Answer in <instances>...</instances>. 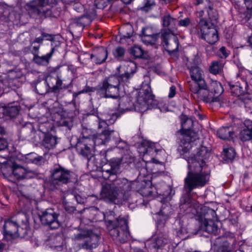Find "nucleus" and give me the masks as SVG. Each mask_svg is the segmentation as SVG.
Here are the masks:
<instances>
[{
    "label": "nucleus",
    "mask_w": 252,
    "mask_h": 252,
    "mask_svg": "<svg viewBox=\"0 0 252 252\" xmlns=\"http://www.w3.org/2000/svg\"><path fill=\"white\" fill-rule=\"evenodd\" d=\"M199 139H192L177 146V152L180 157L188 162V172L184 179V190L189 194L193 189H200L209 184L211 170L205 160L210 156L211 151L206 146L200 145L195 153L190 154V150L197 144Z\"/></svg>",
    "instance_id": "f257e3e1"
},
{
    "label": "nucleus",
    "mask_w": 252,
    "mask_h": 252,
    "mask_svg": "<svg viewBox=\"0 0 252 252\" xmlns=\"http://www.w3.org/2000/svg\"><path fill=\"white\" fill-rule=\"evenodd\" d=\"M115 153L110 149L102 150L94 158L97 170L101 172L102 177L108 180L113 176H117L122 172V167L129 166L132 163L131 157L114 156Z\"/></svg>",
    "instance_id": "f03ea898"
},
{
    "label": "nucleus",
    "mask_w": 252,
    "mask_h": 252,
    "mask_svg": "<svg viewBox=\"0 0 252 252\" xmlns=\"http://www.w3.org/2000/svg\"><path fill=\"white\" fill-rule=\"evenodd\" d=\"M104 220L109 235L117 243L125 244L131 240L127 216L116 217L114 212L109 211L104 214Z\"/></svg>",
    "instance_id": "7ed1b4c3"
},
{
    "label": "nucleus",
    "mask_w": 252,
    "mask_h": 252,
    "mask_svg": "<svg viewBox=\"0 0 252 252\" xmlns=\"http://www.w3.org/2000/svg\"><path fill=\"white\" fill-rule=\"evenodd\" d=\"M2 234L3 238L7 240L17 237L29 240L32 237V230L27 215L23 214L21 219L16 220L9 219L5 220L2 228Z\"/></svg>",
    "instance_id": "20e7f679"
},
{
    "label": "nucleus",
    "mask_w": 252,
    "mask_h": 252,
    "mask_svg": "<svg viewBox=\"0 0 252 252\" xmlns=\"http://www.w3.org/2000/svg\"><path fill=\"white\" fill-rule=\"evenodd\" d=\"M51 76L38 77L32 83V86L35 88V92L39 95L45 96L52 95L57 101L63 96V91L70 88L71 83L68 84L63 83L62 79L57 74L55 77L56 84L52 82Z\"/></svg>",
    "instance_id": "39448f33"
},
{
    "label": "nucleus",
    "mask_w": 252,
    "mask_h": 252,
    "mask_svg": "<svg viewBox=\"0 0 252 252\" xmlns=\"http://www.w3.org/2000/svg\"><path fill=\"white\" fill-rule=\"evenodd\" d=\"M77 176L72 171L59 163H54L49 169V175L45 183L52 190L63 185L76 183Z\"/></svg>",
    "instance_id": "423d86ee"
},
{
    "label": "nucleus",
    "mask_w": 252,
    "mask_h": 252,
    "mask_svg": "<svg viewBox=\"0 0 252 252\" xmlns=\"http://www.w3.org/2000/svg\"><path fill=\"white\" fill-rule=\"evenodd\" d=\"M76 98L63 106L60 104L55 107L52 113V119L57 126H62L66 130H70L73 126L74 118L79 114V109L76 104Z\"/></svg>",
    "instance_id": "0eeeda50"
},
{
    "label": "nucleus",
    "mask_w": 252,
    "mask_h": 252,
    "mask_svg": "<svg viewBox=\"0 0 252 252\" xmlns=\"http://www.w3.org/2000/svg\"><path fill=\"white\" fill-rule=\"evenodd\" d=\"M186 194L180 199V208L186 214L192 213L196 220L199 222L204 221L214 220L217 214L216 211L208 206L198 205L193 200L189 194L185 191Z\"/></svg>",
    "instance_id": "6e6552de"
},
{
    "label": "nucleus",
    "mask_w": 252,
    "mask_h": 252,
    "mask_svg": "<svg viewBox=\"0 0 252 252\" xmlns=\"http://www.w3.org/2000/svg\"><path fill=\"white\" fill-rule=\"evenodd\" d=\"M0 170L4 178L14 183L20 181L34 179L38 176L35 171L25 168L15 160H9L3 162Z\"/></svg>",
    "instance_id": "1a4fd4ad"
},
{
    "label": "nucleus",
    "mask_w": 252,
    "mask_h": 252,
    "mask_svg": "<svg viewBox=\"0 0 252 252\" xmlns=\"http://www.w3.org/2000/svg\"><path fill=\"white\" fill-rule=\"evenodd\" d=\"M37 214L41 223L52 230L57 229L63 224L66 225L69 220L66 213H61L53 207L39 209Z\"/></svg>",
    "instance_id": "9d476101"
},
{
    "label": "nucleus",
    "mask_w": 252,
    "mask_h": 252,
    "mask_svg": "<svg viewBox=\"0 0 252 252\" xmlns=\"http://www.w3.org/2000/svg\"><path fill=\"white\" fill-rule=\"evenodd\" d=\"M95 134L91 129L83 127L81 136L76 138V144L73 145L71 140L70 145L76 149L78 154L90 160L94 155V138Z\"/></svg>",
    "instance_id": "9b49d317"
},
{
    "label": "nucleus",
    "mask_w": 252,
    "mask_h": 252,
    "mask_svg": "<svg viewBox=\"0 0 252 252\" xmlns=\"http://www.w3.org/2000/svg\"><path fill=\"white\" fill-rule=\"evenodd\" d=\"M125 112L124 109L117 110L115 112L110 113L108 118L105 120H102L99 122V127L102 126V124H105L107 126L105 127L100 133L95 134L94 138V147L100 145H104L108 143L110 141L113 140L114 133L116 131L111 129L108 127L109 125H112L115 123L116 121Z\"/></svg>",
    "instance_id": "f8f14e48"
},
{
    "label": "nucleus",
    "mask_w": 252,
    "mask_h": 252,
    "mask_svg": "<svg viewBox=\"0 0 252 252\" xmlns=\"http://www.w3.org/2000/svg\"><path fill=\"white\" fill-rule=\"evenodd\" d=\"M181 121V128L175 133L176 142L179 145L192 139H199L198 134L192 129L193 120L186 115L179 116Z\"/></svg>",
    "instance_id": "ddd939ff"
},
{
    "label": "nucleus",
    "mask_w": 252,
    "mask_h": 252,
    "mask_svg": "<svg viewBox=\"0 0 252 252\" xmlns=\"http://www.w3.org/2000/svg\"><path fill=\"white\" fill-rule=\"evenodd\" d=\"M136 100V106L139 107H145L146 109L159 107V103L152 93L149 82H142L137 93Z\"/></svg>",
    "instance_id": "4468645a"
},
{
    "label": "nucleus",
    "mask_w": 252,
    "mask_h": 252,
    "mask_svg": "<svg viewBox=\"0 0 252 252\" xmlns=\"http://www.w3.org/2000/svg\"><path fill=\"white\" fill-rule=\"evenodd\" d=\"M96 16V11L93 8L91 13H87L80 16L74 17L69 19L68 27L70 32L73 35L80 34L85 27L90 24L93 18Z\"/></svg>",
    "instance_id": "2eb2a0df"
},
{
    "label": "nucleus",
    "mask_w": 252,
    "mask_h": 252,
    "mask_svg": "<svg viewBox=\"0 0 252 252\" xmlns=\"http://www.w3.org/2000/svg\"><path fill=\"white\" fill-rule=\"evenodd\" d=\"M201 35L199 37L211 45L215 44L219 39L217 26L213 23L210 24L208 20L202 18L199 23Z\"/></svg>",
    "instance_id": "dca6fc26"
},
{
    "label": "nucleus",
    "mask_w": 252,
    "mask_h": 252,
    "mask_svg": "<svg viewBox=\"0 0 252 252\" xmlns=\"http://www.w3.org/2000/svg\"><path fill=\"white\" fill-rule=\"evenodd\" d=\"M227 84L233 96L240 97V98L245 103H247L249 101L252 99L249 89V85L247 81L243 80L241 82H237L235 84H233L232 82H228Z\"/></svg>",
    "instance_id": "f3484780"
},
{
    "label": "nucleus",
    "mask_w": 252,
    "mask_h": 252,
    "mask_svg": "<svg viewBox=\"0 0 252 252\" xmlns=\"http://www.w3.org/2000/svg\"><path fill=\"white\" fill-rule=\"evenodd\" d=\"M162 25L164 28H167L162 31L161 33V44L165 48L169 46V39L170 33H173L174 30H176V23L177 20L172 17L171 15L167 13L161 17Z\"/></svg>",
    "instance_id": "a211bd4d"
},
{
    "label": "nucleus",
    "mask_w": 252,
    "mask_h": 252,
    "mask_svg": "<svg viewBox=\"0 0 252 252\" xmlns=\"http://www.w3.org/2000/svg\"><path fill=\"white\" fill-rule=\"evenodd\" d=\"M223 92V88L220 82L211 80L208 87V94L202 95V99L206 103L212 104L214 102H219L220 104V96Z\"/></svg>",
    "instance_id": "6ab92c4d"
},
{
    "label": "nucleus",
    "mask_w": 252,
    "mask_h": 252,
    "mask_svg": "<svg viewBox=\"0 0 252 252\" xmlns=\"http://www.w3.org/2000/svg\"><path fill=\"white\" fill-rule=\"evenodd\" d=\"M21 106L17 102H13L8 104H0V122L14 121L18 116Z\"/></svg>",
    "instance_id": "aec40b11"
},
{
    "label": "nucleus",
    "mask_w": 252,
    "mask_h": 252,
    "mask_svg": "<svg viewBox=\"0 0 252 252\" xmlns=\"http://www.w3.org/2000/svg\"><path fill=\"white\" fill-rule=\"evenodd\" d=\"M120 194L112 183L102 185L100 191V199L112 204H120Z\"/></svg>",
    "instance_id": "412c9836"
},
{
    "label": "nucleus",
    "mask_w": 252,
    "mask_h": 252,
    "mask_svg": "<svg viewBox=\"0 0 252 252\" xmlns=\"http://www.w3.org/2000/svg\"><path fill=\"white\" fill-rule=\"evenodd\" d=\"M59 138L56 134L52 133L41 135L37 137L34 136L33 142L38 143L46 150L50 151L55 149L59 142Z\"/></svg>",
    "instance_id": "4be33fe9"
},
{
    "label": "nucleus",
    "mask_w": 252,
    "mask_h": 252,
    "mask_svg": "<svg viewBox=\"0 0 252 252\" xmlns=\"http://www.w3.org/2000/svg\"><path fill=\"white\" fill-rule=\"evenodd\" d=\"M97 96L100 98H111L121 99L120 94L116 92L113 88L103 79L97 85Z\"/></svg>",
    "instance_id": "5701e85b"
},
{
    "label": "nucleus",
    "mask_w": 252,
    "mask_h": 252,
    "mask_svg": "<svg viewBox=\"0 0 252 252\" xmlns=\"http://www.w3.org/2000/svg\"><path fill=\"white\" fill-rule=\"evenodd\" d=\"M61 0H32L26 3V9L29 12H41L39 8L44 7L47 5L51 7L56 5Z\"/></svg>",
    "instance_id": "b1692460"
},
{
    "label": "nucleus",
    "mask_w": 252,
    "mask_h": 252,
    "mask_svg": "<svg viewBox=\"0 0 252 252\" xmlns=\"http://www.w3.org/2000/svg\"><path fill=\"white\" fill-rule=\"evenodd\" d=\"M121 66L117 67L116 69L117 77L120 83L127 82L132 77L133 74L137 71V64L135 62H130L126 65V69L124 73H121Z\"/></svg>",
    "instance_id": "393cba45"
},
{
    "label": "nucleus",
    "mask_w": 252,
    "mask_h": 252,
    "mask_svg": "<svg viewBox=\"0 0 252 252\" xmlns=\"http://www.w3.org/2000/svg\"><path fill=\"white\" fill-rule=\"evenodd\" d=\"M171 242L170 238L158 235L156 238L148 240L145 244V247L151 251L153 250L154 252H157L158 249H162Z\"/></svg>",
    "instance_id": "a878e982"
},
{
    "label": "nucleus",
    "mask_w": 252,
    "mask_h": 252,
    "mask_svg": "<svg viewBox=\"0 0 252 252\" xmlns=\"http://www.w3.org/2000/svg\"><path fill=\"white\" fill-rule=\"evenodd\" d=\"M119 194L122 196L130 192L132 189V183L126 178H116L111 182Z\"/></svg>",
    "instance_id": "bb28decb"
},
{
    "label": "nucleus",
    "mask_w": 252,
    "mask_h": 252,
    "mask_svg": "<svg viewBox=\"0 0 252 252\" xmlns=\"http://www.w3.org/2000/svg\"><path fill=\"white\" fill-rule=\"evenodd\" d=\"M157 215L158 216L156 222L158 235L164 237H169L168 228L165 225V222L167 219V215L161 210L157 213Z\"/></svg>",
    "instance_id": "cd10ccee"
},
{
    "label": "nucleus",
    "mask_w": 252,
    "mask_h": 252,
    "mask_svg": "<svg viewBox=\"0 0 252 252\" xmlns=\"http://www.w3.org/2000/svg\"><path fill=\"white\" fill-rule=\"evenodd\" d=\"M151 30L149 27H143L139 34L142 41L147 45L154 46L157 45L159 38H161L160 33L149 34L146 31Z\"/></svg>",
    "instance_id": "c85d7f7f"
},
{
    "label": "nucleus",
    "mask_w": 252,
    "mask_h": 252,
    "mask_svg": "<svg viewBox=\"0 0 252 252\" xmlns=\"http://www.w3.org/2000/svg\"><path fill=\"white\" fill-rule=\"evenodd\" d=\"M159 146L158 143L152 142L151 141L144 140L140 143V149L141 153H143L144 155L153 156L154 154H157L161 149L158 148Z\"/></svg>",
    "instance_id": "c756f323"
},
{
    "label": "nucleus",
    "mask_w": 252,
    "mask_h": 252,
    "mask_svg": "<svg viewBox=\"0 0 252 252\" xmlns=\"http://www.w3.org/2000/svg\"><path fill=\"white\" fill-rule=\"evenodd\" d=\"M44 7H40L39 9L41 12H30L31 14L45 17V18H58L61 15V9L60 7H57L53 5L46 9Z\"/></svg>",
    "instance_id": "7c9ffc66"
},
{
    "label": "nucleus",
    "mask_w": 252,
    "mask_h": 252,
    "mask_svg": "<svg viewBox=\"0 0 252 252\" xmlns=\"http://www.w3.org/2000/svg\"><path fill=\"white\" fill-rule=\"evenodd\" d=\"M52 48L49 52L42 56L35 55L33 57L32 62L38 66H47L50 63L53 54L56 50L55 47L51 44Z\"/></svg>",
    "instance_id": "2f4dec72"
},
{
    "label": "nucleus",
    "mask_w": 252,
    "mask_h": 252,
    "mask_svg": "<svg viewBox=\"0 0 252 252\" xmlns=\"http://www.w3.org/2000/svg\"><path fill=\"white\" fill-rule=\"evenodd\" d=\"M237 153L235 149L230 146L223 147L220 153L221 161L224 164L232 163L236 159Z\"/></svg>",
    "instance_id": "473e14b6"
},
{
    "label": "nucleus",
    "mask_w": 252,
    "mask_h": 252,
    "mask_svg": "<svg viewBox=\"0 0 252 252\" xmlns=\"http://www.w3.org/2000/svg\"><path fill=\"white\" fill-rule=\"evenodd\" d=\"M235 128L234 126H222L217 130V135L222 140H234L236 137Z\"/></svg>",
    "instance_id": "72a5a7b5"
},
{
    "label": "nucleus",
    "mask_w": 252,
    "mask_h": 252,
    "mask_svg": "<svg viewBox=\"0 0 252 252\" xmlns=\"http://www.w3.org/2000/svg\"><path fill=\"white\" fill-rule=\"evenodd\" d=\"M64 244L65 239L63 236L59 235L52 239L48 245L49 248L55 252H66Z\"/></svg>",
    "instance_id": "f704fd0d"
},
{
    "label": "nucleus",
    "mask_w": 252,
    "mask_h": 252,
    "mask_svg": "<svg viewBox=\"0 0 252 252\" xmlns=\"http://www.w3.org/2000/svg\"><path fill=\"white\" fill-rule=\"evenodd\" d=\"M172 189L169 186H166L163 189H157L158 198L162 203H165L171 200Z\"/></svg>",
    "instance_id": "c9c22d12"
},
{
    "label": "nucleus",
    "mask_w": 252,
    "mask_h": 252,
    "mask_svg": "<svg viewBox=\"0 0 252 252\" xmlns=\"http://www.w3.org/2000/svg\"><path fill=\"white\" fill-rule=\"evenodd\" d=\"M32 134H33L34 136L37 137V131L34 129L33 124L30 122H26L22 125L19 132L20 137L23 139H26L31 137Z\"/></svg>",
    "instance_id": "e433bc0d"
},
{
    "label": "nucleus",
    "mask_w": 252,
    "mask_h": 252,
    "mask_svg": "<svg viewBox=\"0 0 252 252\" xmlns=\"http://www.w3.org/2000/svg\"><path fill=\"white\" fill-rule=\"evenodd\" d=\"M197 59L194 58L192 60V63H189L187 64V68L189 70L190 77L192 80H197L202 77V70L198 66L196 62Z\"/></svg>",
    "instance_id": "4c0bfd02"
},
{
    "label": "nucleus",
    "mask_w": 252,
    "mask_h": 252,
    "mask_svg": "<svg viewBox=\"0 0 252 252\" xmlns=\"http://www.w3.org/2000/svg\"><path fill=\"white\" fill-rule=\"evenodd\" d=\"M75 239L79 240L85 238L94 239L95 241H98L100 238L99 236L94 233L92 229L87 228H80L79 232L75 235Z\"/></svg>",
    "instance_id": "58836bf2"
},
{
    "label": "nucleus",
    "mask_w": 252,
    "mask_h": 252,
    "mask_svg": "<svg viewBox=\"0 0 252 252\" xmlns=\"http://www.w3.org/2000/svg\"><path fill=\"white\" fill-rule=\"evenodd\" d=\"M53 122L46 121L39 122L38 124V133L37 132V136L52 133L51 131L55 129V125H56L53 121Z\"/></svg>",
    "instance_id": "ea45409f"
},
{
    "label": "nucleus",
    "mask_w": 252,
    "mask_h": 252,
    "mask_svg": "<svg viewBox=\"0 0 252 252\" xmlns=\"http://www.w3.org/2000/svg\"><path fill=\"white\" fill-rule=\"evenodd\" d=\"M94 52L95 53V63L97 64H100L106 62L108 57V50L106 47L104 46H99L96 47Z\"/></svg>",
    "instance_id": "a19ab883"
},
{
    "label": "nucleus",
    "mask_w": 252,
    "mask_h": 252,
    "mask_svg": "<svg viewBox=\"0 0 252 252\" xmlns=\"http://www.w3.org/2000/svg\"><path fill=\"white\" fill-rule=\"evenodd\" d=\"M129 54L133 57L134 59H141L148 60L150 55L147 52H145L141 47L134 45L129 50Z\"/></svg>",
    "instance_id": "79ce46f5"
},
{
    "label": "nucleus",
    "mask_w": 252,
    "mask_h": 252,
    "mask_svg": "<svg viewBox=\"0 0 252 252\" xmlns=\"http://www.w3.org/2000/svg\"><path fill=\"white\" fill-rule=\"evenodd\" d=\"M126 49L122 46H118L113 50V55L118 61L125 62L128 63H130V62H133L130 58L126 57Z\"/></svg>",
    "instance_id": "37998d69"
},
{
    "label": "nucleus",
    "mask_w": 252,
    "mask_h": 252,
    "mask_svg": "<svg viewBox=\"0 0 252 252\" xmlns=\"http://www.w3.org/2000/svg\"><path fill=\"white\" fill-rule=\"evenodd\" d=\"M200 229L209 233L216 235L218 234V226L215 222L214 220L204 221L200 222Z\"/></svg>",
    "instance_id": "c03bdc74"
},
{
    "label": "nucleus",
    "mask_w": 252,
    "mask_h": 252,
    "mask_svg": "<svg viewBox=\"0 0 252 252\" xmlns=\"http://www.w3.org/2000/svg\"><path fill=\"white\" fill-rule=\"evenodd\" d=\"M139 193L144 197H149L152 195L153 187L151 181H144L140 185V187L138 189Z\"/></svg>",
    "instance_id": "a18cd8bd"
},
{
    "label": "nucleus",
    "mask_w": 252,
    "mask_h": 252,
    "mask_svg": "<svg viewBox=\"0 0 252 252\" xmlns=\"http://www.w3.org/2000/svg\"><path fill=\"white\" fill-rule=\"evenodd\" d=\"M209 5L207 10L208 19L206 20L208 21L210 24L213 23L214 24L217 25L219 18L218 11L216 9L214 8L213 4L210 0H209Z\"/></svg>",
    "instance_id": "49530a36"
},
{
    "label": "nucleus",
    "mask_w": 252,
    "mask_h": 252,
    "mask_svg": "<svg viewBox=\"0 0 252 252\" xmlns=\"http://www.w3.org/2000/svg\"><path fill=\"white\" fill-rule=\"evenodd\" d=\"M103 80L105 81V82L107 83L110 86L113 88L116 92L120 94V83L117 77V73L105 77Z\"/></svg>",
    "instance_id": "de8ad7c7"
},
{
    "label": "nucleus",
    "mask_w": 252,
    "mask_h": 252,
    "mask_svg": "<svg viewBox=\"0 0 252 252\" xmlns=\"http://www.w3.org/2000/svg\"><path fill=\"white\" fill-rule=\"evenodd\" d=\"M7 135L6 128L0 124V151L4 150L8 147Z\"/></svg>",
    "instance_id": "09e8293b"
},
{
    "label": "nucleus",
    "mask_w": 252,
    "mask_h": 252,
    "mask_svg": "<svg viewBox=\"0 0 252 252\" xmlns=\"http://www.w3.org/2000/svg\"><path fill=\"white\" fill-rule=\"evenodd\" d=\"M137 200V196L135 193H130L129 192H128L122 196V197L121 198L120 201V204H125L127 203V204L131 205L134 203H136Z\"/></svg>",
    "instance_id": "8fccbe9b"
},
{
    "label": "nucleus",
    "mask_w": 252,
    "mask_h": 252,
    "mask_svg": "<svg viewBox=\"0 0 252 252\" xmlns=\"http://www.w3.org/2000/svg\"><path fill=\"white\" fill-rule=\"evenodd\" d=\"M194 81L197 84V86L192 88L191 91L192 93L196 94H200L201 91L202 90L208 91V85L206 84L205 80L202 77Z\"/></svg>",
    "instance_id": "3c124183"
},
{
    "label": "nucleus",
    "mask_w": 252,
    "mask_h": 252,
    "mask_svg": "<svg viewBox=\"0 0 252 252\" xmlns=\"http://www.w3.org/2000/svg\"><path fill=\"white\" fill-rule=\"evenodd\" d=\"M133 33V28L130 27L128 31L124 32V33L119 32L116 37V41L121 44H125L132 36Z\"/></svg>",
    "instance_id": "603ef678"
},
{
    "label": "nucleus",
    "mask_w": 252,
    "mask_h": 252,
    "mask_svg": "<svg viewBox=\"0 0 252 252\" xmlns=\"http://www.w3.org/2000/svg\"><path fill=\"white\" fill-rule=\"evenodd\" d=\"M94 92L97 95V86L93 87L86 85L82 90L73 93V98L74 99L76 98L79 95L82 94H87L89 95H92V93Z\"/></svg>",
    "instance_id": "864d4df0"
},
{
    "label": "nucleus",
    "mask_w": 252,
    "mask_h": 252,
    "mask_svg": "<svg viewBox=\"0 0 252 252\" xmlns=\"http://www.w3.org/2000/svg\"><path fill=\"white\" fill-rule=\"evenodd\" d=\"M114 134L115 135H114L112 141H113L115 144L117 145L116 147L122 150L126 149L128 146L127 142L122 140L120 138L119 134L117 131H116V133H114Z\"/></svg>",
    "instance_id": "5fc2aeb1"
},
{
    "label": "nucleus",
    "mask_w": 252,
    "mask_h": 252,
    "mask_svg": "<svg viewBox=\"0 0 252 252\" xmlns=\"http://www.w3.org/2000/svg\"><path fill=\"white\" fill-rule=\"evenodd\" d=\"M239 137L242 142H246L252 139V131L241 129L239 132Z\"/></svg>",
    "instance_id": "6e6d98bb"
},
{
    "label": "nucleus",
    "mask_w": 252,
    "mask_h": 252,
    "mask_svg": "<svg viewBox=\"0 0 252 252\" xmlns=\"http://www.w3.org/2000/svg\"><path fill=\"white\" fill-rule=\"evenodd\" d=\"M89 239L84 242L79 244V247L81 249L86 250H92L94 248V245H95L98 241H95L94 239Z\"/></svg>",
    "instance_id": "4d7b16f0"
},
{
    "label": "nucleus",
    "mask_w": 252,
    "mask_h": 252,
    "mask_svg": "<svg viewBox=\"0 0 252 252\" xmlns=\"http://www.w3.org/2000/svg\"><path fill=\"white\" fill-rule=\"evenodd\" d=\"M20 78L19 77L9 78L8 81L9 87L13 89L19 88L21 85V83L20 82Z\"/></svg>",
    "instance_id": "13d9d810"
},
{
    "label": "nucleus",
    "mask_w": 252,
    "mask_h": 252,
    "mask_svg": "<svg viewBox=\"0 0 252 252\" xmlns=\"http://www.w3.org/2000/svg\"><path fill=\"white\" fill-rule=\"evenodd\" d=\"M216 252H231L230 244L227 241H224L222 244L217 247Z\"/></svg>",
    "instance_id": "bf43d9fd"
},
{
    "label": "nucleus",
    "mask_w": 252,
    "mask_h": 252,
    "mask_svg": "<svg viewBox=\"0 0 252 252\" xmlns=\"http://www.w3.org/2000/svg\"><path fill=\"white\" fill-rule=\"evenodd\" d=\"M220 69V63L218 61H213L212 62L211 65L210 66V72L213 74H217L219 73Z\"/></svg>",
    "instance_id": "052dcab7"
},
{
    "label": "nucleus",
    "mask_w": 252,
    "mask_h": 252,
    "mask_svg": "<svg viewBox=\"0 0 252 252\" xmlns=\"http://www.w3.org/2000/svg\"><path fill=\"white\" fill-rule=\"evenodd\" d=\"M153 4L151 0H143V6L138 8V9H140L142 11L148 12L152 9V6Z\"/></svg>",
    "instance_id": "680f3d73"
},
{
    "label": "nucleus",
    "mask_w": 252,
    "mask_h": 252,
    "mask_svg": "<svg viewBox=\"0 0 252 252\" xmlns=\"http://www.w3.org/2000/svg\"><path fill=\"white\" fill-rule=\"evenodd\" d=\"M144 62V64L148 68L151 69L152 70L156 72L157 67L156 66L155 63L150 56V58L148 60H143Z\"/></svg>",
    "instance_id": "e2e57ef3"
},
{
    "label": "nucleus",
    "mask_w": 252,
    "mask_h": 252,
    "mask_svg": "<svg viewBox=\"0 0 252 252\" xmlns=\"http://www.w3.org/2000/svg\"><path fill=\"white\" fill-rule=\"evenodd\" d=\"M240 126L242 129L252 131V121L250 120H246L244 123L241 122Z\"/></svg>",
    "instance_id": "0e129e2a"
},
{
    "label": "nucleus",
    "mask_w": 252,
    "mask_h": 252,
    "mask_svg": "<svg viewBox=\"0 0 252 252\" xmlns=\"http://www.w3.org/2000/svg\"><path fill=\"white\" fill-rule=\"evenodd\" d=\"M73 194L77 203L83 204L87 202V197L82 196L76 192H73Z\"/></svg>",
    "instance_id": "69168bd1"
},
{
    "label": "nucleus",
    "mask_w": 252,
    "mask_h": 252,
    "mask_svg": "<svg viewBox=\"0 0 252 252\" xmlns=\"http://www.w3.org/2000/svg\"><path fill=\"white\" fill-rule=\"evenodd\" d=\"M107 0H95L94 5L98 9H104L108 5Z\"/></svg>",
    "instance_id": "338daca9"
},
{
    "label": "nucleus",
    "mask_w": 252,
    "mask_h": 252,
    "mask_svg": "<svg viewBox=\"0 0 252 252\" xmlns=\"http://www.w3.org/2000/svg\"><path fill=\"white\" fill-rule=\"evenodd\" d=\"M229 53L226 51L224 46H222L218 51V55L222 59H225L229 56Z\"/></svg>",
    "instance_id": "774afa93"
}]
</instances>
